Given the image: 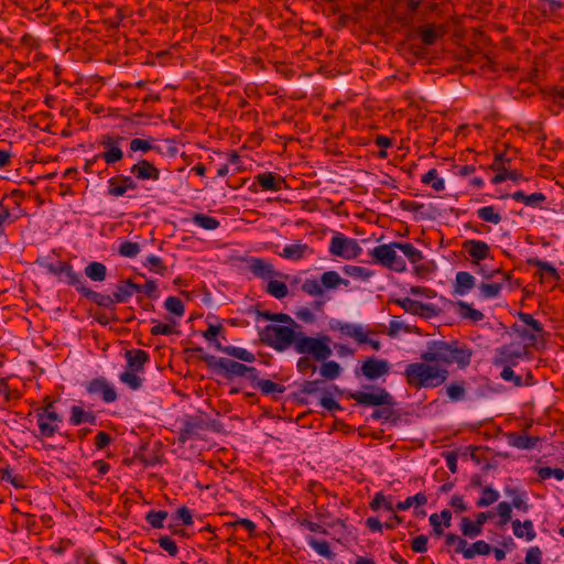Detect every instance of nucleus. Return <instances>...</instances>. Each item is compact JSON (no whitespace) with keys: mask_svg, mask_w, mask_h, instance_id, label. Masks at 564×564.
Returning a JSON list of instances; mask_svg holds the SVG:
<instances>
[{"mask_svg":"<svg viewBox=\"0 0 564 564\" xmlns=\"http://www.w3.org/2000/svg\"><path fill=\"white\" fill-rule=\"evenodd\" d=\"M352 399L361 405L370 406L371 412L368 417L390 423L403 421L404 412L394 401V398L384 389L376 388L371 391H358L352 394Z\"/></svg>","mask_w":564,"mask_h":564,"instance_id":"f257e3e1","label":"nucleus"},{"mask_svg":"<svg viewBox=\"0 0 564 564\" xmlns=\"http://www.w3.org/2000/svg\"><path fill=\"white\" fill-rule=\"evenodd\" d=\"M265 318L271 322L286 324L280 325L272 323L263 328L261 335L263 340L268 343L269 346L279 351H283L291 345H295L299 335V333L295 332V328H299L300 326L288 314H265Z\"/></svg>","mask_w":564,"mask_h":564,"instance_id":"f03ea898","label":"nucleus"},{"mask_svg":"<svg viewBox=\"0 0 564 564\" xmlns=\"http://www.w3.org/2000/svg\"><path fill=\"white\" fill-rule=\"evenodd\" d=\"M408 384L414 388L432 389L442 386L447 377V369L431 362H413L405 367Z\"/></svg>","mask_w":564,"mask_h":564,"instance_id":"7ed1b4c3","label":"nucleus"},{"mask_svg":"<svg viewBox=\"0 0 564 564\" xmlns=\"http://www.w3.org/2000/svg\"><path fill=\"white\" fill-rule=\"evenodd\" d=\"M470 357L469 349L446 341L432 343L421 355L422 360L426 362L457 364L462 368L469 365Z\"/></svg>","mask_w":564,"mask_h":564,"instance_id":"20e7f679","label":"nucleus"},{"mask_svg":"<svg viewBox=\"0 0 564 564\" xmlns=\"http://www.w3.org/2000/svg\"><path fill=\"white\" fill-rule=\"evenodd\" d=\"M329 344L330 337L327 335L311 337L299 333L294 349L297 354L310 355L318 361H324L332 355Z\"/></svg>","mask_w":564,"mask_h":564,"instance_id":"39448f33","label":"nucleus"},{"mask_svg":"<svg viewBox=\"0 0 564 564\" xmlns=\"http://www.w3.org/2000/svg\"><path fill=\"white\" fill-rule=\"evenodd\" d=\"M399 241L383 243L375 247L370 254L373 262L397 272H404L406 263L402 257L398 254Z\"/></svg>","mask_w":564,"mask_h":564,"instance_id":"423d86ee","label":"nucleus"},{"mask_svg":"<svg viewBox=\"0 0 564 564\" xmlns=\"http://www.w3.org/2000/svg\"><path fill=\"white\" fill-rule=\"evenodd\" d=\"M328 252L344 260H352L360 256L362 248L356 239L336 231L329 240Z\"/></svg>","mask_w":564,"mask_h":564,"instance_id":"0eeeda50","label":"nucleus"},{"mask_svg":"<svg viewBox=\"0 0 564 564\" xmlns=\"http://www.w3.org/2000/svg\"><path fill=\"white\" fill-rule=\"evenodd\" d=\"M124 138L119 134L107 133L100 137L99 145L102 151L96 156L102 159L108 165L112 166L122 161L124 153L122 142Z\"/></svg>","mask_w":564,"mask_h":564,"instance_id":"6e6552de","label":"nucleus"},{"mask_svg":"<svg viewBox=\"0 0 564 564\" xmlns=\"http://www.w3.org/2000/svg\"><path fill=\"white\" fill-rule=\"evenodd\" d=\"M329 328L338 332L344 337L354 339L357 344H364L369 340L370 329L367 326L356 323H347L339 319H330Z\"/></svg>","mask_w":564,"mask_h":564,"instance_id":"1a4fd4ad","label":"nucleus"},{"mask_svg":"<svg viewBox=\"0 0 564 564\" xmlns=\"http://www.w3.org/2000/svg\"><path fill=\"white\" fill-rule=\"evenodd\" d=\"M525 355V349L520 345H502L495 350L492 364L498 367H514Z\"/></svg>","mask_w":564,"mask_h":564,"instance_id":"9d476101","label":"nucleus"},{"mask_svg":"<svg viewBox=\"0 0 564 564\" xmlns=\"http://www.w3.org/2000/svg\"><path fill=\"white\" fill-rule=\"evenodd\" d=\"M46 271L61 281L75 286L77 290L83 284L82 276L73 270V267L64 261L51 262L45 265Z\"/></svg>","mask_w":564,"mask_h":564,"instance_id":"9b49d317","label":"nucleus"},{"mask_svg":"<svg viewBox=\"0 0 564 564\" xmlns=\"http://www.w3.org/2000/svg\"><path fill=\"white\" fill-rule=\"evenodd\" d=\"M86 391L89 395L99 398L105 403H112L117 400V391L115 387L102 377L95 378L87 382Z\"/></svg>","mask_w":564,"mask_h":564,"instance_id":"f8f14e48","label":"nucleus"},{"mask_svg":"<svg viewBox=\"0 0 564 564\" xmlns=\"http://www.w3.org/2000/svg\"><path fill=\"white\" fill-rule=\"evenodd\" d=\"M130 174L135 183L138 182H158L160 180L161 172L160 170L149 160L141 159L138 160L130 167Z\"/></svg>","mask_w":564,"mask_h":564,"instance_id":"ddd939ff","label":"nucleus"},{"mask_svg":"<svg viewBox=\"0 0 564 564\" xmlns=\"http://www.w3.org/2000/svg\"><path fill=\"white\" fill-rule=\"evenodd\" d=\"M462 248L468 254L473 264H479L481 261L491 258L490 246L486 241L467 239L463 242Z\"/></svg>","mask_w":564,"mask_h":564,"instance_id":"4468645a","label":"nucleus"},{"mask_svg":"<svg viewBox=\"0 0 564 564\" xmlns=\"http://www.w3.org/2000/svg\"><path fill=\"white\" fill-rule=\"evenodd\" d=\"M138 189V183L131 175L119 174L108 180L107 192L113 197L124 196L129 191Z\"/></svg>","mask_w":564,"mask_h":564,"instance_id":"2eb2a0df","label":"nucleus"},{"mask_svg":"<svg viewBox=\"0 0 564 564\" xmlns=\"http://www.w3.org/2000/svg\"><path fill=\"white\" fill-rule=\"evenodd\" d=\"M216 365L227 375L232 377L251 378L256 372L253 367H248L243 364L227 358H218L216 360Z\"/></svg>","mask_w":564,"mask_h":564,"instance_id":"dca6fc26","label":"nucleus"},{"mask_svg":"<svg viewBox=\"0 0 564 564\" xmlns=\"http://www.w3.org/2000/svg\"><path fill=\"white\" fill-rule=\"evenodd\" d=\"M313 253V248L297 240L294 243L286 245L283 250L279 252V256L290 261H300L311 257Z\"/></svg>","mask_w":564,"mask_h":564,"instance_id":"f3484780","label":"nucleus"},{"mask_svg":"<svg viewBox=\"0 0 564 564\" xmlns=\"http://www.w3.org/2000/svg\"><path fill=\"white\" fill-rule=\"evenodd\" d=\"M247 269L260 279H271L278 273L273 265L263 258L250 257L246 260Z\"/></svg>","mask_w":564,"mask_h":564,"instance_id":"a211bd4d","label":"nucleus"},{"mask_svg":"<svg viewBox=\"0 0 564 564\" xmlns=\"http://www.w3.org/2000/svg\"><path fill=\"white\" fill-rule=\"evenodd\" d=\"M205 427H212L216 432H220L223 425H185L178 431L177 440L182 445L191 442V446H194V442L202 438V432Z\"/></svg>","mask_w":564,"mask_h":564,"instance_id":"6ab92c4d","label":"nucleus"},{"mask_svg":"<svg viewBox=\"0 0 564 564\" xmlns=\"http://www.w3.org/2000/svg\"><path fill=\"white\" fill-rule=\"evenodd\" d=\"M389 371V364L386 360L368 358L361 366L362 375L370 380H376L387 375Z\"/></svg>","mask_w":564,"mask_h":564,"instance_id":"aec40b11","label":"nucleus"},{"mask_svg":"<svg viewBox=\"0 0 564 564\" xmlns=\"http://www.w3.org/2000/svg\"><path fill=\"white\" fill-rule=\"evenodd\" d=\"M137 290V283H133L131 280H123L117 285L112 301H116V303H127L135 294Z\"/></svg>","mask_w":564,"mask_h":564,"instance_id":"412c9836","label":"nucleus"},{"mask_svg":"<svg viewBox=\"0 0 564 564\" xmlns=\"http://www.w3.org/2000/svg\"><path fill=\"white\" fill-rule=\"evenodd\" d=\"M129 370L140 372L143 370L144 364L150 360V356L147 351L141 349L128 350L126 352Z\"/></svg>","mask_w":564,"mask_h":564,"instance_id":"4be33fe9","label":"nucleus"},{"mask_svg":"<svg viewBox=\"0 0 564 564\" xmlns=\"http://www.w3.org/2000/svg\"><path fill=\"white\" fill-rule=\"evenodd\" d=\"M476 283L474 275L467 271H459L455 278V293L457 295H466L469 293Z\"/></svg>","mask_w":564,"mask_h":564,"instance_id":"5701e85b","label":"nucleus"},{"mask_svg":"<svg viewBox=\"0 0 564 564\" xmlns=\"http://www.w3.org/2000/svg\"><path fill=\"white\" fill-rule=\"evenodd\" d=\"M130 153H137L141 152L143 154L150 152V151H156L161 153L160 147L155 144L154 138H148V139H140L134 138L129 143Z\"/></svg>","mask_w":564,"mask_h":564,"instance_id":"b1692460","label":"nucleus"},{"mask_svg":"<svg viewBox=\"0 0 564 564\" xmlns=\"http://www.w3.org/2000/svg\"><path fill=\"white\" fill-rule=\"evenodd\" d=\"M321 282L324 291L336 289L340 285H344L345 288L349 285L348 280L343 279L336 271L333 270L325 271L321 276Z\"/></svg>","mask_w":564,"mask_h":564,"instance_id":"393cba45","label":"nucleus"},{"mask_svg":"<svg viewBox=\"0 0 564 564\" xmlns=\"http://www.w3.org/2000/svg\"><path fill=\"white\" fill-rule=\"evenodd\" d=\"M512 530L513 534L519 538H525L528 541H532L535 538V531L533 529V523L531 520H525L521 522L520 520L512 521Z\"/></svg>","mask_w":564,"mask_h":564,"instance_id":"a878e982","label":"nucleus"},{"mask_svg":"<svg viewBox=\"0 0 564 564\" xmlns=\"http://www.w3.org/2000/svg\"><path fill=\"white\" fill-rule=\"evenodd\" d=\"M256 180L263 189L268 191H280L284 182L282 177L276 176L270 172L258 174Z\"/></svg>","mask_w":564,"mask_h":564,"instance_id":"bb28decb","label":"nucleus"},{"mask_svg":"<svg viewBox=\"0 0 564 564\" xmlns=\"http://www.w3.org/2000/svg\"><path fill=\"white\" fill-rule=\"evenodd\" d=\"M502 161H503V156L502 155H498L496 158V165H497V169H498V173L492 177V183L494 184H500V183H502V182H505L507 180L518 181L519 178H521V174L518 173L517 171L507 170L506 167L500 166Z\"/></svg>","mask_w":564,"mask_h":564,"instance_id":"cd10ccee","label":"nucleus"},{"mask_svg":"<svg viewBox=\"0 0 564 564\" xmlns=\"http://www.w3.org/2000/svg\"><path fill=\"white\" fill-rule=\"evenodd\" d=\"M512 199H514L516 202H519V203H522L527 206H530V207H536L539 206L542 202L545 200V196L544 194L542 193H532V194H525L524 192L522 191H518V192H514L512 195H511Z\"/></svg>","mask_w":564,"mask_h":564,"instance_id":"c85d7f7f","label":"nucleus"},{"mask_svg":"<svg viewBox=\"0 0 564 564\" xmlns=\"http://www.w3.org/2000/svg\"><path fill=\"white\" fill-rule=\"evenodd\" d=\"M191 221L195 226L210 231L218 229L220 226V221L217 218L202 213L194 214Z\"/></svg>","mask_w":564,"mask_h":564,"instance_id":"c756f323","label":"nucleus"},{"mask_svg":"<svg viewBox=\"0 0 564 564\" xmlns=\"http://www.w3.org/2000/svg\"><path fill=\"white\" fill-rule=\"evenodd\" d=\"M507 437H508V443L511 446L520 448V449H531V448L535 447V444L539 440L536 437L519 435L516 433H510L507 435Z\"/></svg>","mask_w":564,"mask_h":564,"instance_id":"7c9ffc66","label":"nucleus"},{"mask_svg":"<svg viewBox=\"0 0 564 564\" xmlns=\"http://www.w3.org/2000/svg\"><path fill=\"white\" fill-rule=\"evenodd\" d=\"M85 274L93 281L102 282L107 276V268L104 263L94 261L85 268Z\"/></svg>","mask_w":564,"mask_h":564,"instance_id":"2f4dec72","label":"nucleus"},{"mask_svg":"<svg viewBox=\"0 0 564 564\" xmlns=\"http://www.w3.org/2000/svg\"><path fill=\"white\" fill-rule=\"evenodd\" d=\"M421 182L425 185L431 186L433 189L440 192L445 188V182L442 177L438 176V172L436 169L429 170L425 174L422 175Z\"/></svg>","mask_w":564,"mask_h":564,"instance_id":"473e14b6","label":"nucleus"},{"mask_svg":"<svg viewBox=\"0 0 564 564\" xmlns=\"http://www.w3.org/2000/svg\"><path fill=\"white\" fill-rule=\"evenodd\" d=\"M78 291H80L87 299L91 300L93 302L101 306H108L116 303V301H112L113 294L104 295L83 285L79 288Z\"/></svg>","mask_w":564,"mask_h":564,"instance_id":"72a5a7b5","label":"nucleus"},{"mask_svg":"<svg viewBox=\"0 0 564 564\" xmlns=\"http://www.w3.org/2000/svg\"><path fill=\"white\" fill-rule=\"evenodd\" d=\"M343 427H345L344 432L345 433H350V432H357L359 436H362V437H366V436H371L373 438H379L381 436V434L383 433V430L379 429V427H373L371 425H366V424H362V425H357L355 429H351L350 425H343Z\"/></svg>","mask_w":564,"mask_h":564,"instance_id":"f704fd0d","label":"nucleus"},{"mask_svg":"<svg viewBox=\"0 0 564 564\" xmlns=\"http://www.w3.org/2000/svg\"><path fill=\"white\" fill-rule=\"evenodd\" d=\"M265 290L271 296L278 300L284 299L289 294L288 285L284 282L272 278L269 279Z\"/></svg>","mask_w":564,"mask_h":564,"instance_id":"c9c22d12","label":"nucleus"},{"mask_svg":"<svg viewBox=\"0 0 564 564\" xmlns=\"http://www.w3.org/2000/svg\"><path fill=\"white\" fill-rule=\"evenodd\" d=\"M307 544L321 556L325 558H333L334 553L330 551L329 544L324 540H317L313 536H307Z\"/></svg>","mask_w":564,"mask_h":564,"instance_id":"e433bc0d","label":"nucleus"},{"mask_svg":"<svg viewBox=\"0 0 564 564\" xmlns=\"http://www.w3.org/2000/svg\"><path fill=\"white\" fill-rule=\"evenodd\" d=\"M343 271L346 275L361 281L370 279L373 274L372 271L368 270L367 268L352 264L344 265Z\"/></svg>","mask_w":564,"mask_h":564,"instance_id":"4c0bfd02","label":"nucleus"},{"mask_svg":"<svg viewBox=\"0 0 564 564\" xmlns=\"http://www.w3.org/2000/svg\"><path fill=\"white\" fill-rule=\"evenodd\" d=\"M399 251H401L404 257L408 258V260L411 263H419L423 259L422 251L415 248L410 242H400L399 241Z\"/></svg>","mask_w":564,"mask_h":564,"instance_id":"58836bf2","label":"nucleus"},{"mask_svg":"<svg viewBox=\"0 0 564 564\" xmlns=\"http://www.w3.org/2000/svg\"><path fill=\"white\" fill-rule=\"evenodd\" d=\"M399 305L408 313L423 314L430 306L410 297H404L398 301Z\"/></svg>","mask_w":564,"mask_h":564,"instance_id":"ea45409f","label":"nucleus"},{"mask_svg":"<svg viewBox=\"0 0 564 564\" xmlns=\"http://www.w3.org/2000/svg\"><path fill=\"white\" fill-rule=\"evenodd\" d=\"M31 434L40 440L44 441L46 438H52L55 434H62L58 430V425H37L36 429L30 430Z\"/></svg>","mask_w":564,"mask_h":564,"instance_id":"a19ab883","label":"nucleus"},{"mask_svg":"<svg viewBox=\"0 0 564 564\" xmlns=\"http://www.w3.org/2000/svg\"><path fill=\"white\" fill-rule=\"evenodd\" d=\"M477 216L479 219L494 225L499 224L502 219L500 213H498L494 206L480 207L477 210Z\"/></svg>","mask_w":564,"mask_h":564,"instance_id":"79ce46f5","label":"nucleus"},{"mask_svg":"<svg viewBox=\"0 0 564 564\" xmlns=\"http://www.w3.org/2000/svg\"><path fill=\"white\" fill-rule=\"evenodd\" d=\"M257 386L267 395H278L285 391L283 384L267 379L259 380Z\"/></svg>","mask_w":564,"mask_h":564,"instance_id":"37998d69","label":"nucleus"},{"mask_svg":"<svg viewBox=\"0 0 564 564\" xmlns=\"http://www.w3.org/2000/svg\"><path fill=\"white\" fill-rule=\"evenodd\" d=\"M225 354L246 362H252L256 359L251 351L236 346H226Z\"/></svg>","mask_w":564,"mask_h":564,"instance_id":"c03bdc74","label":"nucleus"},{"mask_svg":"<svg viewBox=\"0 0 564 564\" xmlns=\"http://www.w3.org/2000/svg\"><path fill=\"white\" fill-rule=\"evenodd\" d=\"M500 495L497 490L487 486L481 490V497L477 500L476 505L479 508L488 507L499 499Z\"/></svg>","mask_w":564,"mask_h":564,"instance_id":"a18cd8bd","label":"nucleus"},{"mask_svg":"<svg viewBox=\"0 0 564 564\" xmlns=\"http://www.w3.org/2000/svg\"><path fill=\"white\" fill-rule=\"evenodd\" d=\"M177 322L173 318H169V323H155L151 328V334L154 336L163 335L169 336L176 333Z\"/></svg>","mask_w":564,"mask_h":564,"instance_id":"49530a36","label":"nucleus"},{"mask_svg":"<svg viewBox=\"0 0 564 564\" xmlns=\"http://www.w3.org/2000/svg\"><path fill=\"white\" fill-rule=\"evenodd\" d=\"M460 530L465 536L476 538L482 532V528L477 521H471L467 517H464L460 522Z\"/></svg>","mask_w":564,"mask_h":564,"instance_id":"de8ad7c7","label":"nucleus"},{"mask_svg":"<svg viewBox=\"0 0 564 564\" xmlns=\"http://www.w3.org/2000/svg\"><path fill=\"white\" fill-rule=\"evenodd\" d=\"M137 373L138 372L128 369L119 375V379L130 389L138 390L141 388L143 380Z\"/></svg>","mask_w":564,"mask_h":564,"instance_id":"09e8293b","label":"nucleus"},{"mask_svg":"<svg viewBox=\"0 0 564 564\" xmlns=\"http://www.w3.org/2000/svg\"><path fill=\"white\" fill-rule=\"evenodd\" d=\"M457 305L459 307V314L464 318H468L474 322H479L484 318V314L480 311L474 308L470 304L459 301Z\"/></svg>","mask_w":564,"mask_h":564,"instance_id":"8fccbe9b","label":"nucleus"},{"mask_svg":"<svg viewBox=\"0 0 564 564\" xmlns=\"http://www.w3.org/2000/svg\"><path fill=\"white\" fill-rule=\"evenodd\" d=\"M340 371L341 368L339 364L334 360L324 362L319 368L321 376L329 380H334L339 377Z\"/></svg>","mask_w":564,"mask_h":564,"instance_id":"3c124183","label":"nucleus"},{"mask_svg":"<svg viewBox=\"0 0 564 564\" xmlns=\"http://www.w3.org/2000/svg\"><path fill=\"white\" fill-rule=\"evenodd\" d=\"M94 421L90 412L85 411L80 405H73L70 408V422L72 423H89Z\"/></svg>","mask_w":564,"mask_h":564,"instance_id":"603ef678","label":"nucleus"},{"mask_svg":"<svg viewBox=\"0 0 564 564\" xmlns=\"http://www.w3.org/2000/svg\"><path fill=\"white\" fill-rule=\"evenodd\" d=\"M302 291L312 296H321L324 294L323 285L321 280L317 279H306L302 283Z\"/></svg>","mask_w":564,"mask_h":564,"instance_id":"864d4df0","label":"nucleus"},{"mask_svg":"<svg viewBox=\"0 0 564 564\" xmlns=\"http://www.w3.org/2000/svg\"><path fill=\"white\" fill-rule=\"evenodd\" d=\"M427 502V498L424 494L419 492L412 497H408L404 501H400L397 503L395 509L398 510H406L412 506H423Z\"/></svg>","mask_w":564,"mask_h":564,"instance_id":"5fc2aeb1","label":"nucleus"},{"mask_svg":"<svg viewBox=\"0 0 564 564\" xmlns=\"http://www.w3.org/2000/svg\"><path fill=\"white\" fill-rule=\"evenodd\" d=\"M164 307L166 311L173 313L178 318H181L185 313L184 304L176 296H169L164 302Z\"/></svg>","mask_w":564,"mask_h":564,"instance_id":"6e6d98bb","label":"nucleus"},{"mask_svg":"<svg viewBox=\"0 0 564 564\" xmlns=\"http://www.w3.org/2000/svg\"><path fill=\"white\" fill-rule=\"evenodd\" d=\"M140 251L141 247L138 242H132L128 240L121 242L118 248L119 254L126 258H134L140 253Z\"/></svg>","mask_w":564,"mask_h":564,"instance_id":"4d7b16f0","label":"nucleus"},{"mask_svg":"<svg viewBox=\"0 0 564 564\" xmlns=\"http://www.w3.org/2000/svg\"><path fill=\"white\" fill-rule=\"evenodd\" d=\"M372 510L377 511L380 507H383L387 511H393L394 507L392 503V497H386L381 492H377L370 503Z\"/></svg>","mask_w":564,"mask_h":564,"instance_id":"13d9d810","label":"nucleus"},{"mask_svg":"<svg viewBox=\"0 0 564 564\" xmlns=\"http://www.w3.org/2000/svg\"><path fill=\"white\" fill-rule=\"evenodd\" d=\"M501 290L502 284L500 283H481L479 285V292L484 299H495L500 294Z\"/></svg>","mask_w":564,"mask_h":564,"instance_id":"bf43d9fd","label":"nucleus"},{"mask_svg":"<svg viewBox=\"0 0 564 564\" xmlns=\"http://www.w3.org/2000/svg\"><path fill=\"white\" fill-rule=\"evenodd\" d=\"M0 476L2 480L10 482L15 488H23V478L21 476L14 475L9 467L0 468Z\"/></svg>","mask_w":564,"mask_h":564,"instance_id":"052dcab7","label":"nucleus"},{"mask_svg":"<svg viewBox=\"0 0 564 564\" xmlns=\"http://www.w3.org/2000/svg\"><path fill=\"white\" fill-rule=\"evenodd\" d=\"M144 265L148 267L151 271L161 275H163L166 270L162 263V259L154 254H150L145 258Z\"/></svg>","mask_w":564,"mask_h":564,"instance_id":"680f3d73","label":"nucleus"},{"mask_svg":"<svg viewBox=\"0 0 564 564\" xmlns=\"http://www.w3.org/2000/svg\"><path fill=\"white\" fill-rule=\"evenodd\" d=\"M538 475L541 479H550L554 477L557 480L564 479V469L562 468H551V467H541L538 470Z\"/></svg>","mask_w":564,"mask_h":564,"instance_id":"e2e57ef3","label":"nucleus"},{"mask_svg":"<svg viewBox=\"0 0 564 564\" xmlns=\"http://www.w3.org/2000/svg\"><path fill=\"white\" fill-rule=\"evenodd\" d=\"M446 394L452 401H460L465 397L463 383H451L446 387Z\"/></svg>","mask_w":564,"mask_h":564,"instance_id":"0e129e2a","label":"nucleus"},{"mask_svg":"<svg viewBox=\"0 0 564 564\" xmlns=\"http://www.w3.org/2000/svg\"><path fill=\"white\" fill-rule=\"evenodd\" d=\"M167 518V512L166 511H150L145 519L148 520L149 523H151V525L153 528H163L164 527V520Z\"/></svg>","mask_w":564,"mask_h":564,"instance_id":"69168bd1","label":"nucleus"},{"mask_svg":"<svg viewBox=\"0 0 564 564\" xmlns=\"http://www.w3.org/2000/svg\"><path fill=\"white\" fill-rule=\"evenodd\" d=\"M420 36L425 45H432L436 42L438 37V32L434 26L429 25L421 29Z\"/></svg>","mask_w":564,"mask_h":564,"instance_id":"338daca9","label":"nucleus"},{"mask_svg":"<svg viewBox=\"0 0 564 564\" xmlns=\"http://www.w3.org/2000/svg\"><path fill=\"white\" fill-rule=\"evenodd\" d=\"M529 263L531 265L539 268L542 272H545L553 278H557V270L551 262L543 261V260L535 258V259H530Z\"/></svg>","mask_w":564,"mask_h":564,"instance_id":"774afa93","label":"nucleus"}]
</instances>
